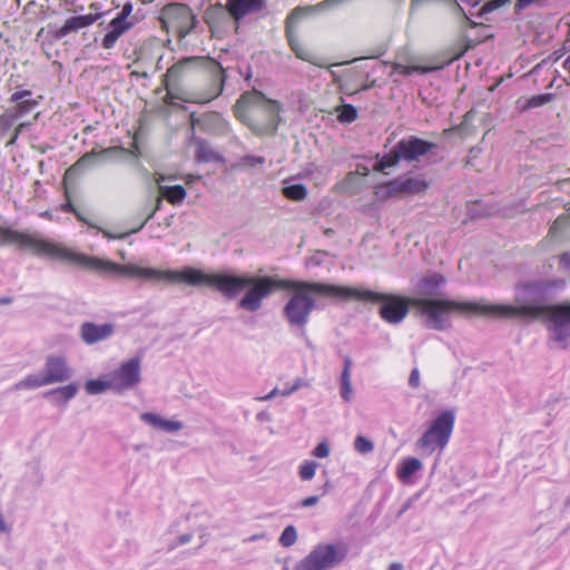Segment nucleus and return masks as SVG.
Listing matches in <instances>:
<instances>
[{"label": "nucleus", "instance_id": "aec40b11", "mask_svg": "<svg viewBox=\"0 0 570 570\" xmlns=\"http://www.w3.org/2000/svg\"><path fill=\"white\" fill-rule=\"evenodd\" d=\"M42 96H38L37 98L32 97V91L24 89L14 91L9 100L10 102L16 104L13 110H10L14 116L21 118L27 114L31 112L36 107L39 106Z\"/></svg>", "mask_w": 570, "mask_h": 570}, {"label": "nucleus", "instance_id": "3c124183", "mask_svg": "<svg viewBox=\"0 0 570 570\" xmlns=\"http://www.w3.org/2000/svg\"><path fill=\"white\" fill-rule=\"evenodd\" d=\"M559 263L563 268H570V254L563 253L559 257Z\"/></svg>", "mask_w": 570, "mask_h": 570}, {"label": "nucleus", "instance_id": "ea45409f", "mask_svg": "<svg viewBox=\"0 0 570 570\" xmlns=\"http://www.w3.org/2000/svg\"><path fill=\"white\" fill-rule=\"evenodd\" d=\"M553 99L552 94H543L533 96L528 100L527 108H535L550 102Z\"/></svg>", "mask_w": 570, "mask_h": 570}, {"label": "nucleus", "instance_id": "72a5a7b5", "mask_svg": "<svg viewBox=\"0 0 570 570\" xmlns=\"http://www.w3.org/2000/svg\"><path fill=\"white\" fill-rule=\"evenodd\" d=\"M18 119L10 110L0 115V138L4 137L12 129Z\"/></svg>", "mask_w": 570, "mask_h": 570}, {"label": "nucleus", "instance_id": "0eeeda50", "mask_svg": "<svg viewBox=\"0 0 570 570\" xmlns=\"http://www.w3.org/2000/svg\"><path fill=\"white\" fill-rule=\"evenodd\" d=\"M323 296L333 297L338 301L355 298L381 303V317L392 324L400 323L407 315L409 304H411L410 301L399 296L326 284H323Z\"/></svg>", "mask_w": 570, "mask_h": 570}, {"label": "nucleus", "instance_id": "1a4fd4ad", "mask_svg": "<svg viewBox=\"0 0 570 570\" xmlns=\"http://www.w3.org/2000/svg\"><path fill=\"white\" fill-rule=\"evenodd\" d=\"M225 81L226 75L222 65L203 56L188 104H207L216 99L222 95Z\"/></svg>", "mask_w": 570, "mask_h": 570}, {"label": "nucleus", "instance_id": "4c0bfd02", "mask_svg": "<svg viewBox=\"0 0 570 570\" xmlns=\"http://www.w3.org/2000/svg\"><path fill=\"white\" fill-rule=\"evenodd\" d=\"M317 464L315 462L306 461L299 466V476L302 480H311L316 472Z\"/></svg>", "mask_w": 570, "mask_h": 570}, {"label": "nucleus", "instance_id": "0e129e2a", "mask_svg": "<svg viewBox=\"0 0 570 570\" xmlns=\"http://www.w3.org/2000/svg\"><path fill=\"white\" fill-rule=\"evenodd\" d=\"M327 454H328V448H327V445L323 442V458H325Z\"/></svg>", "mask_w": 570, "mask_h": 570}, {"label": "nucleus", "instance_id": "5fc2aeb1", "mask_svg": "<svg viewBox=\"0 0 570 570\" xmlns=\"http://www.w3.org/2000/svg\"><path fill=\"white\" fill-rule=\"evenodd\" d=\"M18 138H19V134H17V132H14V131L12 130V132H11V135H10L9 139L6 141V146H7V147H10V146L16 145V142H17V140H18Z\"/></svg>", "mask_w": 570, "mask_h": 570}, {"label": "nucleus", "instance_id": "c85d7f7f", "mask_svg": "<svg viewBox=\"0 0 570 570\" xmlns=\"http://www.w3.org/2000/svg\"><path fill=\"white\" fill-rule=\"evenodd\" d=\"M282 193L285 198L292 202H301L307 196V189L303 184L284 186Z\"/></svg>", "mask_w": 570, "mask_h": 570}, {"label": "nucleus", "instance_id": "20e7f679", "mask_svg": "<svg viewBox=\"0 0 570 570\" xmlns=\"http://www.w3.org/2000/svg\"><path fill=\"white\" fill-rule=\"evenodd\" d=\"M0 245H16L29 249L33 255L46 256L88 271L94 269L96 261L95 256L78 253L67 246L8 226H0Z\"/></svg>", "mask_w": 570, "mask_h": 570}, {"label": "nucleus", "instance_id": "6e6552de", "mask_svg": "<svg viewBox=\"0 0 570 570\" xmlns=\"http://www.w3.org/2000/svg\"><path fill=\"white\" fill-rule=\"evenodd\" d=\"M200 62H203V56L185 57L167 69L163 76L166 90L165 104L173 105L175 100L188 102Z\"/></svg>", "mask_w": 570, "mask_h": 570}, {"label": "nucleus", "instance_id": "4468645a", "mask_svg": "<svg viewBox=\"0 0 570 570\" xmlns=\"http://www.w3.org/2000/svg\"><path fill=\"white\" fill-rule=\"evenodd\" d=\"M132 10V3L126 2L121 11L109 22V30L101 40L104 49H112L118 39L136 24L137 21L131 16Z\"/></svg>", "mask_w": 570, "mask_h": 570}, {"label": "nucleus", "instance_id": "9b49d317", "mask_svg": "<svg viewBox=\"0 0 570 570\" xmlns=\"http://www.w3.org/2000/svg\"><path fill=\"white\" fill-rule=\"evenodd\" d=\"M454 423V415L450 411L440 414L431 424L430 429L423 433L416 445L424 453L431 454L436 446L443 449L451 435Z\"/></svg>", "mask_w": 570, "mask_h": 570}, {"label": "nucleus", "instance_id": "052dcab7", "mask_svg": "<svg viewBox=\"0 0 570 570\" xmlns=\"http://www.w3.org/2000/svg\"><path fill=\"white\" fill-rule=\"evenodd\" d=\"M389 570H403V567L401 563L394 562L390 566Z\"/></svg>", "mask_w": 570, "mask_h": 570}, {"label": "nucleus", "instance_id": "39448f33", "mask_svg": "<svg viewBox=\"0 0 570 570\" xmlns=\"http://www.w3.org/2000/svg\"><path fill=\"white\" fill-rule=\"evenodd\" d=\"M233 111L238 120L257 135H273L281 120V105L258 90L245 91Z\"/></svg>", "mask_w": 570, "mask_h": 570}, {"label": "nucleus", "instance_id": "864d4df0", "mask_svg": "<svg viewBox=\"0 0 570 570\" xmlns=\"http://www.w3.org/2000/svg\"><path fill=\"white\" fill-rule=\"evenodd\" d=\"M246 160L250 166L263 165L265 163L264 157H247Z\"/></svg>", "mask_w": 570, "mask_h": 570}, {"label": "nucleus", "instance_id": "ddd939ff", "mask_svg": "<svg viewBox=\"0 0 570 570\" xmlns=\"http://www.w3.org/2000/svg\"><path fill=\"white\" fill-rule=\"evenodd\" d=\"M112 391L121 393L139 384L140 358L134 357L120 364V366L109 373Z\"/></svg>", "mask_w": 570, "mask_h": 570}, {"label": "nucleus", "instance_id": "13d9d810", "mask_svg": "<svg viewBox=\"0 0 570 570\" xmlns=\"http://www.w3.org/2000/svg\"><path fill=\"white\" fill-rule=\"evenodd\" d=\"M12 297H9V296H6V297H1L0 298V305H8L10 303H12Z\"/></svg>", "mask_w": 570, "mask_h": 570}, {"label": "nucleus", "instance_id": "58836bf2", "mask_svg": "<svg viewBox=\"0 0 570 570\" xmlns=\"http://www.w3.org/2000/svg\"><path fill=\"white\" fill-rule=\"evenodd\" d=\"M395 165H397V161L393 160V153L390 150L389 154L384 155L379 161H376L373 169L375 171H383L384 169L394 167Z\"/></svg>", "mask_w": 570, "mask_h": 570}, {"label": "nucleus", "instance_id": "f257e3e1", "mask_svg": "<svg viewBox=\"0 0 570 570\" xmlns=\"http://www.w3.org/2000/svg\"><path fill=\"white\" fill-rule=\"evenodd\" d=\"M92 271L169 283H184L190 286H206L219 292L228 299L236 297L242 291L246 289L245 295L238 302V307L248 312L258 311L263 301L276 289L292 291L293 296L285 306V315L293 325L305 324L314 306L312 294L321 293V283L298 282L272 276L205 273L195 267H185L181 271H161L132 264L121 265L99 257H96Z\"/></svg>", "mask_w": 570, "mask_h": 570}, {"label": "nucleus", "instance_id": "37998d69", "mask_svg": "<svg viewBox=\"0 0 570 570\" xmlns=\"http://www.w3.org/2000/svg\"><path fill=\"white\" fill-rule=\"evenodd\" d=\"M128 69H131L130 76L137 78H146L148 76V71L140 68V58H137L131 65H129Z\"/></svg>", "mask_w": 570, "mask_h": 570}, {"label": "nucleus", "instance_id": "5701e85b", "mask_svg": "<svg viewBox=\"0 0 570 570\" xmlns=\"http://www.w3.org/2000/svg\"><path fill=\"white\" fill-rule=\"evenodd\" d=\"M227 10L225 6L217 2L206 8L203 14L204 22L208 26L212 33H215L227 21Z\"/></svg>", "mask_w": 570, "mask_h": 570}, {"label": "nucleus", "instance_id": "f3484780", "mask_svg": "<svg viewBox=\"0 0 570 570\" xmlns=\"http://www.w3.org/2000/svg\"><path fill=\"white\" fill-rule=\"evenodd\" d=\"M71 367L62 355H48L45 364V375L50 384L62 383L70 379Z\"/></svg>", "mask_w": 570, "mask_h": 570}, {"label": "nucleus", "instance_id": "8fccbe9b", "mask_svg": "<svg viewBox=\"0 0 570 570\" xmlns=\"http://www.w3.org/2000/svg\"><path fill=\"white\" fill-rule=\"evenodd\" d=\"M317 502H318V497L312 495V497H308V498L302 500L299 505L302 508H308V507L315 505Z\"/></svg>", "mask_w": 570, "mask_h": 570}, {"label": "nucleus", "instance_id": "cd10ccee", "mask_svg": "<svg viewBox=\"0 0 570 570\" xmlns=\"http://www.w3.org/2000/svg\"><path fill=\"white\" fill-rule=\"evenodd\" d=\"M85 390L90 395L100 394L107 390H112L110 376L108 375V377L106 380H104V379L88 380L85 384Z\"/></svg>", "mask_w": 570, "mask_h": 570}, {"label": "nucleus", "instance_id": "4d7b16f0", "mask_svg": "<svg viewBox=\"0 0 570 570\" xmlns=\"http://www.w3.org/2000/svg\"><path fill=\"white\" fill-rule=\"evenodd\" d=\"M73 215H75V217H76L79 222L87 223L86 217L82 215V213H81L79 209H78Z\"/></svg>", "mask_w": 570, "mask_h": 570}, {"label": "nucleus", "instance_id": "603ef678", "mask_svg": "<svg viewBox=\"0 0 570 570\" xmlns=\"http://www.w3.org/2000/svg\"><path fill=\"white\" fill-rule=\"evenodd\" d=\"M455 8L458 10L459 13H461L464 18V21L466 22V24L469 27H475L476 26V22H474L473 20H471L463 11V9L456 3L455 4Z\"/></svg>", "mask_w": 570, "mask_h": 570}, {"label": "nucleus", "instance_id": "c756f323", "mask_svg": "<svg viewBox=\"0 0 570 570\" xmlns=\"http://www.w3.org/2000/svg\"><path fill=\"white\" fill-rule=\"evenodd\" d=\"M351 360L346 358L344 370L341 377V395L345 401H350L352 396V385L350 380Z\"/></svg>", "mask_w": 570, "mask_h": 570}, {"label": "nucleus", "instance_id": "a18cd8bd", "mask_svg": "<svg viewBox=\"0 0 570 570\" xmlns=\"http://www.w3.org/2000/svg\"><path fill=\"white\" fill-rule=\"evenodd\" d=\"M507 3H510V0H491L484 4L483 10L492 11V10H495Z\"/></svg>", "mask_w": 570, "mask_h": 570}, {"label": "nucleus", "instance_id": "412c9836", "mask_svg": "<svg viewBox=\"0 0 570 570\" xmlns=\"http://www.w3.org/2000/svg\"><path fill=\"white\" fill-rule=\"evenodd\" d=\"M102 13H88L82 16H73L65 21V23L56 31L55 37L62 39L71 32H77L82 28L94 24Z\"/></svg>", "mask_w": 570, "mask_h": 570}, {"label": "nucleus", "instance_id": "e2e57ef3", "mask_svg": "<svg viewBox=\"0 0 570 570\" xmlns=\"http://www.w3.org/2000/svg\"><path fill=\"white\" fill-rule=\"evenodd\" d=\"M356 173H357V174H362V175L366 176V175L368 174V169H367L366 167H362V169H361V170H360V169H357V171H356Z\"/></svg>", "mask_w": 570, "mask_h": 570}, {"label": "nucleus", "instance_id": "423d86ee", "mask_svg": "<svg viewBox=\"0 0 570 570\" xmlns=\"http://www.w3.org/2000/svg\"><path fill=\"white\" fill-rule=\"evenodd\" d=\"M321 4L296 7L285 20V36L295 56L314 66H321L317 45L308 37L311 27L316 31V18Z\"/></svg>", "mask_w": 570, "mask_h": 570}, {"label": "nucleus", "instance_id": "09e8293b", "mask_svg": "<svg viewBox=\"0 0 570 570\" xmlns=\"http://www.w3.org/2000/svg\"><path fill=\"white\" fill-rule=\"evenodd\" d=\"M126 149L124 147H109L105 148L99 153V155H114V154H125Z\"/></svg>", "mask_w": 570, "mask_h": 570}, {"label": "nucleus", "instance_id": "2eb2a0df", "mask_svg": "<svg viewBox=\"0 0 570 570\" xmlns=\"http://www.w3.org/2000/svg\"><path fill=\"white\" fill-rule=\"evenodd\" d=\"M429 183L420 177H397L380 188L385 190L387 197H403L424 193Z\"/></svg>", "mask_w": 570, "mask_h": 570}, {"label": "nucleus", "instance_id": "f704fd0d", "mask_svg": "<svg viewBox=\"0 0 570 570\" xmlns=\"http://www.w3.org/2000/svg\"><path fill=\"white\" fill-rule=\"evenodd\" d=\"M297 540V532L294 525H287L282 532L278 541L284 548L292 547Z\"/></svg>", "mask_w": 570, "mask_h": 570}, {"label": "nucleus", "instance_id": "473e14b6", "mask_svg": "<svg viewBox=\"0 0 570 570\" xmlns=\"http://www.w3.org/2000/svg\"><path fill=\"white\" fill-rule=\"evenodd\" d=\"M78 392V385L70 383L68 385L51 390L47 395H58L63 402H68L73 399Z\"/></svg>", "mask_w": 570, "mask_h": 570}, {"label": "nucleus", "instance_id": "49530a36", "mask_svg": "<svg viewBox=\"0 0 570 570\" xmlns=\"http://www.w3.org/2000/svg\"><path fill=\"white\" fill-rule=\"evenodd\" d=\"M409 385L413 389H416L420 386V372L417 368H413L411 371V374L409 377Z\"/></svg>", "mask_w": 570, "mask_h": 570}, {"label": "nucleus", "instance_id": "6e6d98bb", "mask_svg": "<svg viewBox=\"0 0 570 570\" xmlns=\"http://www.w3.org/2000/svg\"><path fill=\"white\" fill-rule=\"evenodd\" d=\"M30 126V122H19L14 128L13 131L17 134H21L27 127Z\"/></svg>", "mask_w": 570, "mask_h": 570}, {"label": "nucleus", "instance_id": "f03ea898", "mask_svg": "<svg viewBox=\"0 0 570 570\" xmlns=\"http://www.w3.org/2000/svg\"><path fill=\"white\" fill-rule=\"evenodd\" d=\"M548 288L546 283L521 285L517 289L515 305H481L480 313L527 321L547 317L552 323L553 340L563 342L570 337V303L549 304Z\"/></svg>", "mask_w": 570, "mask_h": 570}, {"label": "nucleus", "instance_id": "7ed1b4c3", "mask_svg": "<svg viewBox=\"0 0 570 570\" xmlns=\"http://www.w3.org/2000/svg\"><path fill=\"white\" fill-rule=\"evenodd\" d=\"M445 278L439 273H429L416 285V293L421 297L410 301L424 317L429 328L444 331L450 327V315L458 313L470 315L481 312V305L476 303H461L452 299L438 298L439 288L444 285Z\"/></svg>", "mask_w": 570, "mask_h": 570}, {"label": "nucleus", "instance_id": "bb28decb", "mask_svg": "<svg viewBox=\"0 0 570 570\" xmlns=\"http://www.w3.org/2000/svg\"><path fill=\"white\" fill-rule=\"evenodd\" d=\"M50 385L46 375L30 374L14 384V390H35L41 386Z\"/></svg>", "mask_w": 570, "mask_h": 570}, {"label": "nucleus", "instance_id": "a878e982", "mask_svg": "<svg viewBox=\"0 0 570 570\" xmlns=\"http://www.w3.org/2000/svg\"><path fill=\"white\" fill-rule=\"evenodd\" d=\"M283 570H321V550L315 548L306 558L301 560L295 567L285 566Z\"/></svg>", "mask_w": 570, "mask_h": 570}, {"label": "nucleus", "instance_id": "393cba45", "mask_svg": "<svg viewBox=\"0 0 570 570\" xmlns=\"http://www.w3.org/2000/svg\"><path fill=\"white\" fill-rule=\"evenodd\" d=\"M140 419L153 428L165 432H177L183 428L179 421L163 419L155 413H142Z\"/></svg>", "mask_w": 570, "mask_h": 570}, {"label": "nucleus", "instance_id": "c03bdc74", "mask_svg": "<svg viewBox=\"0 0 570 570\" xmlns=\"http://www.w3.org/2000/svg\"><path fill=\"white\" fill-rule=\"evenodd\" d=\"M163 199H164V198H160V195L158 194V197H157V199H156L155 207H154V208L150 210V213L146 216V218L144 219V222H142V223H141V224H140L136 229H134V230H132L134 233H136V232L140 230V229L145 226V224H146L149 219H151V218L154 217V215H155V214L160 209V207H161V200H163Z\"/></svg>", "mask_w": 570, "mask_h": 570}, {"label": "nucleus", "instance_id": "de8ad7c7", "mask_svg": "<svg viewBox=\"0 0 570 570\" xmlns=\"http://www.w3.org/2000/svg\"><path fill=\"white\" fill-rule=\"evenodd\" d=\"M476 46V42H474L471 39L464 38V46L463 49L455 56V58H461L466 51L470 49H473Z\"/></svg>", "mask_w": 570, "mask_h": 570}, {"label": "nucleus", "instance_id": "7c9ffc66", "mask_svg": "<svg viewBox=\"0 0 570 570\" xmlns=\"http://www.w3.org/2000/svg\"><path fill=\"white\" fill-rule=\"evenodd\" d=\"M421 469H422V463L420 462V460H417L415 458H409L403 461L400 472H399V476L402 480H406L411 475H413L415 472L420 471Z\"/></svg>", "mask_w": 570, "mask_h": 570}, {"label": "nucleus", "instance_id": "a19ab883", "mask_svg": "<svg viewBox=\"0 0 570 570\" xmlns=\"http://www.w3.org/2000/svg\"><path fill=\"white\" fill-rule=\"evenodd\" d=\"M547 0H517L514 4V11L517 13L521 12L522 10L527 9L530 6H543Z\"/></svg>", "mask_w": 570, "mask_h": 570}, {"label": "nucleus", "instance_id": "69168bd1", "mask_svg": "<svg viewBox=\"0 0 570 570\" xmlns=\"http://www.w3.org/2000/svg\"><path fill=\"white\" fill-rule=\"evenodd\" d=\"M276 391H273L269 395H267L265 399H271L272 395H274Z\"/></svg>", "mask_w": 570, "mask_h": 570}, {"label": "nucleus", "instance_id": "c9c22d12", "mask_svg": "<svg viewBox=\"0 0 570 570\" xmlns=\"http://www.w3.org/2000/svg\"><path fill=\"white\" fill-rule=\"evenodd\" d=\"M373 442L368 439L358 435L354 441V449L361 454H367L373 451Z\"/></svg>", "mask_w": 570, "mask_h": 570}, {"label": "nucleus", "instance_id": "79ce46f5", "mask_svg": "<svg viewBox=\"0 0 570 570\" xmlns=\"http://www.w3.org/2000/svg\"><path fill=\"white\" fill-rule=\"evenodd\" d=\"M196 158L198 161H209L213 158V151L205 144H199L196 150Z\"/></svg>", "mask_w": 570, "mask_h": 570}, {"label": "nucleus", "instance_id": "bf43d9fd", "mask_svg": "<svg viewBox=\"0 0 570 570\" xmlns=\"http://www.w3.org/2000/svg\"><path fill=\"white\" fill-rule=\"evenodd\" d=\"M321 453H322V450H321V443H318L314 450H313V454L317 458H321Z\"/></svg>", "mask_w": 570, "mask_h": 570}, {"label": "nucleus", "instance_id": "338daca9", "mask_svg": "<svg viewBox=\"0 0 570 570\" xmlns=\"http://www.w3.org/2000/svg\"><path fill=\"white\" fill-rule=\"evenodd\" d=\"M324 233H325V234H331V233H332V229H326Z\"/></svg>", "mask_w": 570, "mask_h": 570}, {"label": "nucleus", "instance_id": "dca6fc26", "mask_svg": "<svg viewBox=\"0 0 570 570\" xmlns=\"http://www.w3.org/2000/svg\"><path fill=\"white\" fill-rule=\"evenodd\" d=\"M95 156H96V153L94 150L86 153L83 156H81L73 165H71L65 171L63 178H62V187L65 189L63 194H65L66 202L60 205V209L63 213L75 214L78 210V208L76 207V205L72 203V199H71L69 183L77 178V176L81 173L85 164H87Z\"/></svg>", "mask_w": 570, "mask_h": 570}, {"label": "nucleus", "instance_id": "4be33fe9", "mask_svg": "<svg viewBox=\"0 0 570 570\" xmlns=\"http://www.w3.org/2000/svg\"><path fill=\"white\" fill-rule=\"evenodd\" d=\"M154 179L158 185V194L160 198L166 199L170 205L177 206L181 204L186 196L187 191L184 186L175 185V186H163L161 181L166 180V176L163 174H155Z\"/></svg>", "mask_w": 570, "mask_h": 570}, {"label": "nucleus", "instance_id": "6ab92c4d", "mask_svg": "<svg viewBox=\"0 0 570 570\" xmlns=\"http://www.w3.org/2000/svg\"><path fill=\"white\" fill-rule=\"evenodd\" d=\"M114 330V325L110 323L95 324L85 322L80 326V336L86 344L92 345L111 336Z\"/></svg>", "mask_w": 570, "mask_h": 570}, {"label": "nucleus", "instance_id": "9d476101", "mask_svg": "<svg viewBox=\"0 0 570 570\" xmlns=\"http://www.w3.org/2000/svg\"><path fill=\"white\" fill-rule=\"evenodd\" d=\"M160 29L173 33L178 42L196 32L199 19L193 8L184 2H169L165 4L158 16Z\"/></svg>", "mask_w": 570, "mask_h": 570}, {"label": "nucleus", "instance_id": "a211bd4d", "mask_svg": "<svg viewBox=\"0 0 570 570\" xmlns=\"http://www.w3.org/2000/svg\"><path fill=\"white\" fill-rule=\"evenodd\" d=\"M267 0H226L225 8L235 22L246 16L262 11Z\"/></svg>", "mask_w": 570, "mask_h": 570}, {"label": "nucleus", "instance_id": "f8f14e48", "mask_svg": "<svg viewBox=\"0 0 570 570\" xmlns=\"http://www.w3.org/2000/svg\"><path fill=\"white\" fill-rule=\"evenodd\" d=\"M435 148L436 145L433 142L416 136H409L396 142L391 150L393 153V160L399 164L401 160L407 163L419 161L421 157L430 154Z\"/></svg>", "mask_w": 570, "mask_h": 570}, {"label": "nucleus", "instance_id": "b1692460", "mask_svg": "<svg viewBox=\"0 0 570 570\" xmlns=\"http://www.w3.org/2000/svg\"><path fill=\"white\" fill-rule=\"evenodd\" d=\"M347 554V546L338 542L323 547V570L340 564Z\"/></svg>", "mask_w": 570, "mask_h": 570}, {"label": "nucleus", "instance_id": "e433bc0d", "mask_svg": "<svg viewBox=\"0 0 570 570\" xmlns=\"http://www.w3.org/2000/svg\"><path fill=\"white\" fill-rule=\"evenodd\" d=\"M393 71L399 72L403 76H407L412 72H421L425 73L429 71L428 68L419 67V66H403L401 63H394L393 65Z\"/></svg>", "mask_w": 570, "mask_h": 570}, {"label": "nucleus", "instance_id": "680f3d73", "mask_svg": "<svg viewBox=\"0 0 570 570\" xmlns=\"http://www.w3.org/2000/svg\"><path fill=\"white\" fill-rule=\"evenodd\" d=\"M563 67L570 72V56L564 60Z\"/></svg>", "mask_w": 570, "mask_h": 570}, {"label": "nucleus", "instance_id": "2f4dec72", "mask_svg": "<svg viewBox=\"0 0 570 570\" xmlns=\"http://www.w3.org/2000/svg\"><path fill=\"white\" fill-rule=\"evenodd\" d=\"M337 120L342 124H351L357 118V110L352 105H342L335 108Z\"/></svg>", "mask_w": 570, "mask_h": 570}]
</instances>
